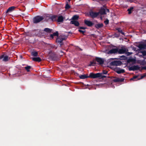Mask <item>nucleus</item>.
<instances>
[{"label": "nucleus", "mask_w": 146, "mask_h": 146, "mask_svg": "<svg viewBox=\"0 0 146 146\" xmlns=\"http://www.w3.org/2000/svg\"><path fill=\"white\" fill-rule=\"evenodd\" d=\"M31 55L34 56H38V53L37 52L34 51L32 52L31 53Z\"/></svg>", "instance_id": "nucleus-28"}, {"label": "nucleus", "mask_w": 146, "mask_h": 146, "mask_svg": "<svg viewBox=\"0 0 146 146\" xmlns=\"http://www.w3.org/2000/svg\"><path fill=\"white\" fill-rule=\"evenodd\" d=\"M141 70H146V66L144 67H142L141 68Z\"/></svg>", "instance_id": "nucleus-42"}, {"label": "nucleus", "mask_w": 146, "mask_h": 146, "mask_svg": "<svg viewBox=\"0 0 146 146\" xmlns=\"http://www.w3.org/2000/svg\"><path fill=\"white\" fill-rule=\"evenodd\" d=\"M104 25L102 23H98L97 24H96L95 25V27L96 29H99L103 27Z\"/></svg>", "instance_id": "nucleus-17"}, {"label": "nucleus", "mask_w": 146, "mask_h": 146, "mask_svg": "<svg viewBox=\"0 0 146 146\" xmlns=\"http://www.w3.org/2000/svg\"><path fill=\"white\" fill-rule=\"evenodd\" d=\"M44 19V17L42 16L39 15L37 16L33 19V21L34 23H37Z\"/></svg>", "instance_id": "nucleus-1"}, {"label": "nucleus", "mask_w": 146, "mask_h": 146, "mask_svg": "<svg viewBox=\"0 0 146 146\" xmlns=\"http://www.w3.org/2000/svg\"><path fill=\"white\" fill-rule=\"evenodd\" d=\"M52 48H55V49H56L57 48V47H56L55 45H53L52 46Z\"/></svg>", "instance_id": "nucleus-45"}, {"label": "nucleus", "mask_w": 146, "mask_h": 146, "mask_svg": "<svg viewBox=\"0 0 146 146\" xmlns=\"http://www.w3.org/2000/svg\"><path fill=\"white\" fill-rule=\"evenodd\" d=\"M132 53L131 52H128L127 53V55H130L132 54Z\"/></svg>", "instance_id": "nucleus-44"}, {"label": "nucleus", "mask_w": 146, "mask_h": 146, "mask_svg": "<svg viewBox=\"0 0 146 146\" xmlns=\"http://www.w3.org/2000/svg\"><path fill=\"white\" fill-rule=\"evenodd\" d=\"M108 72L107 71L105 70H103V71L102 73V74H106L108 73Z\"/></svg>", "instance_id": "nucleus-38"}, {"label": "nucleus", "mask_w": 146, "mask_h": 146, "mask_svg": "<svg viewBox=\"0 0 146 146\" xmlns=\"http://www.w3.org/2000/svg\"><path fill=\"white\" fill-rule=\"evenodd\" d=\"M90 15L92 18H94L97 17L99 15L98 12H94L92 11L90 12Z\"/></svg>", "instance_id": "nucleus-8"}, {"label": "nucleus", "mask_w": 146, "mask_h": 146, "mask_svg": "<svg viewBox=\"0 0 146 146\" xmlns=\"http://www.w3.org/2000/svg\"><path fill=\"white\" fill-rule=\"evenodd\" d=\"M20 56V57H21V58H22V56L21 55Z\"/></svg>", "instance_id": "nucleus-47"}, {"label": "nucleus", "mask_w": 146, "mask_h": 146, "mask_svg": "<svg viewBox=\"0 0 146 146\" xmlns=\"http://www.w3.org/2000/svg\"><path fill=\"white\" fill-rule=\"evenodd\" d=\"M2 59L3 61L7 62L8 60V56L4 54L0 56V60Z\"/></svg>", "instance_id": "nucleus-10"}, {"label": "nucleus", "mask_w": 146, "mask_h": 146, "mask_svg": "<svg viewBox=\"0 0 146 146\" xmlns=\"http://www.w3.org/2000/svg\"><path fill=\"white\" fill-rule=\"evenodd\" d=\"M67 37L66 36L62 37L59 36L56 38V41L60 44V45L63 44L62 41L63 40H65L67 39Z\"/></svg>", "instance_id": "nucleus-3"}, {"label": "nucleus", "mask_w": 146, "mask_h": 146, "mask_svg": "<svg viewBox=\"0 0 146 146\" xmlns=\"http://www.w3.org/2000/svg\"><path fill=\"white\" fill-rule=\"evenodd\" d=\"M64 18L62 16H60L58 17L57 21L58 22H62L63 21Z\"/></svg>", "instance_id": "nucleus-22"}, {"label": "nucleus", "mask_w": 146, "mask_h": 146, "mask_svg": "<svg viewBox=\"0 0 146 146\" xmlns=\"http://www.w3.org/2000/svg\"><path fill=\"white\" fill-rule=\"evenodd\" d=\"M127 1H129V0H126Z\"/></svg>", "instance_id": "nucleus-49"}, {"label": "nucleus", "mask_w": 146, "mask_h": 146, "mask_svg": "<svg viewBox=\"0 0 146 146\" xmlns=\"http://www.w3.org/2000/svg\"><path fill=\"white\" fill-rule=\"evenodd\" d=\"M50 57V58L53 60H55L57 59L56 56L54 54L51 55Z\"/></svg>", "instance_id": "nucleus-23"}, {"label": "nucleus", "mask_w": 146, "mask_h": 146, "mask_svg": "<svg viewBox=\"0 0 146 146\" xmlns=\"http://www.w3.org/2000/svg\"><path fill=\"white\" fill-rule=\"evenodd\" d=\"M140 52L142 53V55L141 56H146V51H142Z\"/></svg>", "instance_id": "nucleus-32"}, {"label": "nucleus", "mask_w": 146, "mask_h": 146, "mask_svg": "<svg viewBox=\"0 0 146 146\" xmlns=\"http://www.w3.org/2000/svg\"><path fill=\"white\" fill-rule=\"evenodd\" d=\"M57 16L56 15H53L50 17V19L53 21H56V17Z\"/></svg>", "instance_id": "nucleus-29"}, {"label": "nucleus", "mask_w": 146, "mask_h": 146, "mask_svg": "<svg viewBox=\"0 0 146 146\" xmlns=\"http://www.w3.org/2000/svg\"><path fill=\"white\" fill-rule=\"evenodd\" d=\"M116 30L118 31V32L121 33L122 35H125V33L123 32L122 30L120 28H116Z\"/></svg>", "instance_id": "nucleus-21"}, {"label": "nucleus", "mask_w": 146, "mask_h": 146, "mask_svg": "<svg viewBox=\"0 0 146 146\" xmlns=\"http://www.w3.org/2000/svg\"><path fill=\"white\" fill-rule=\"evenodd\" d=\"M68 1H70L71 0H68Z\"/></svg>", "instance_id": "nucleus-48"}, {"label": "nucleus", "mask_w": 146, "mask_h": 146, "mask_svg": "<svg viewBox=\"0 0 146 146\" xmlns=\"http://www.w3.org/2000/svg\"><path fill=\"white\" fill-rule=\"evenodd\" d=\"M101 76L100 73H98L96 74L93 73H90L88 76V78H100Z\"/></svg>", "instance_id": "nucleus-2"}, {"label": "nucleus", "mask_w": 146, "mask_h": 146, "mask_svg": "<svg viewBox=\"0 0 146 146\" xmlns=\"http://www.w3.org/2000/svg\"><path fill=\"white\" fill-rule=\"evenodd\" d=\"M115 71L118 74L124 73L125 72V70L124 69H115Z\"/></svg>", "instance_id": "nucleus-16"}, {"label": "nucleus", "mask_w": 146, "mask_h": 146, "mask_svg": "<svg viewBox=\"0 0 146 146\" xmlns=\"http://www.w3.org/2000/svg\"><path fill=\"white\" fill-rule=\"evenodd\" d=\"M80 78L81 79H84L87 78H88V76L86 75H81L80 76Z\"/></svg>", "instance_id": "nucleus-27"}, {"label": "nucleus", "mask_w": 146, "mask_h": 146, "mask_svg": "<svg viewBox=\"0 0 146 146\" xmlns=\"http://www.w3.org/2000/svg\"><path fill=\"white\" fill-rule=\"evenodd\" d=\"M79 16L77 15H74L73 16L72 18V20L76 21L79 18Z\"/></svg>", "instance_id": "nucleus-26"}, {"label": "nucleus", "mask_w": 146, "mask_h": 146, "mask_svg": "<svg viewBox=\"0 0 146 146\" xmlns=\"http://www.w3.org/2000/svg\"><path fill=\"white\" fill-rule=\"evenodd\" d=\"M140 67L138 65H133L129 67V70L130 71H135L136 70H139Z\"/></svg>", "instance_id": "nucleus-5"}, {"label": "nucleus", "mask_w": 146, "mask_h": 146, "mask_svg": "<svg viewBox=\"0 0 146 146\" xmlns=\"http://www.w3.org/2000/svg\"><path fill=\"white\" fill-rule=\"evenodd\" d=\"M140 64L141 65L144 66L146 64V63L145 61V60H143L141 61Z\"/></svg>", "instance_id": "nucleus-33"}, {"label": "nucleus", "mask_w": 146, "mask_h": 146, "mask_svg": "<svg viewBox=\"0 0 146 146\" xmlns=\"http://www.w3.org/2000/svg\"><path fill=\"white\" fill-rule=\"evenodd\" d=\"M78 28L82 29H86V28L83 27H80Z\"/></svg>", "instance_id": "nucleus-39"}, {"label": "nucleus", "mask_w": 146, "mask_h": 146, "mask_svg": "<svg viewBox=\"0 0 146 146\" xmlns=\"http://www.w3.org/2000/svg\"><path fill=\"white\" fill-rule=\"evenodd\" d=\"M98 13H99V15L100 14L101 15H105L106 14V9L102 7L101 8Z\"/></svg>", "instance_id": "nucleus-13"}, {"label": "nucleus", "mask_w": 146, "mask_h": 146, "mask_svg": "<svg viewBox=\"0 0 146 146\" xmlns=\"http://www.w3.org/2000/svg\"><path fill=\"white\" fill-rule=\"evenodd\" d=\"M133 8V7H132L127 9V11L128 12V13L129 14H130L132 13Z\"/></svg>", "instance_id": "nucleus-24"}, {"label": "nucleus", "mask_w": 146, "mask_h": 146, "mask_svg": "<svg viewBox=\"0 0 146 146\" xmlns=\"http://www.w3.org/2000/svg\"><path fill=\"white\" fill-rule=\"evenodd\" d=\"M106 12H107L108 13L110 11L109 9H106Z\"/></svg>", "instance_id": "nucleus-46"}, {"label": "nucleus", "mask_w": 146, "mask_h": 146, "mask_svg": "<svg viewBox=\"0 0 146 146\" xmlns=\"http://www.w3.org/2000/svg\"><path fill=\"white\" fill-rule=\"evenodd\" d=\"M54 35L53 34H51L50 35V37L52 39H53L54 38Z\"/></svg>", "instance_id": "nucleus-43"}, {"label": "nucleus", "mask_w": 146, "mask_h": 146, "mask_svg": "<svg viewBox=\"0 0 146 146\" xmlns=\"http://www.w3.org/2000/svg\"><path fill=\"white\" fill-rule=\"evenodd\" d=\"M124 80V78H120L115 77V79L113 80V81L114 82H123Z\"/></svg>", "instance_id": "nucleus-12"}, {"label": "nucleus", "mask_w": 146, "mask_h": 146, "mask_svg": "<svg viewBox=\"0 0 146 146\" xmlns=\"http://www.w3.org/2000/svg\"><path fill=\"white\" fill-rule=\"evenodd\" d=\"M95 59L96 61L98 62L100 65H102L104 63V60L102 58L99 57H96Z\"/></svg>", "instance_id": "nucleus-7"}, {"label": "nucleus", "mask_w": 146, "mask_h": 146, "mask_svg": "<svg viewBox=\"0 0 146 146\" xmlns=\"http://www.w3.org/2000/svg\"><path fill=\"white\" fill-rule=\"evenodd\" d=\"M146 75L145 74H144L143 75H141V78L140 79H139V80L140 79H142L144 77H145L146 76Z\"/></svg>", "instance_id": "nucleus-37"}, {"label": "nucleus", "mask_w": 146, "mask_h": 146, "mask_svg": "<svg viewBox=\"0 0 146 146\" xmlns=\"http://www.w3.org/2000/svg\"><path fill=\"white\" fill-rule=\"evenodd\" d=\"M138 47L140 49H146V44H139L138 46Z\"/></svg>", "instance_id": "nucleus-14"}, {"label": "nucleus", "mask_w": 146, "mask_h": 146, "mask_svg": "<svg viewBox=\"0 0 146 146\" xmlns=\"http://www.w3.org/2000/svg\"><path fill=\"white\" fill-rule=\"evenodd\" d=\"M15 8V7L14 6H12V7H9L7 10L6 13H8L9 12H11L12 11H13L14 9Z\"/></svg>", "instance_id": "nucleus-19"}, {"label": "nucleus", "mask_w": 146, "mask_h": 146, "mask_svg": "<svg viewBox=\"0 0 146 146\" xmlns=\"http://www.w3.org/2000/svg\"><path fill=\"white\" fill-rule=\"evenodd\" d=\"M84 23L85 25L89 27H92L94 24L92 21L86 19L84 20Z\"/></svg>", "instance_id": "nucleus-9"}, {"label": "nucleus", "mask_w": 146, "mask_h": 146, "mask_svg": "<svg viewBox=\"0 0 146 146\" xmlns=\"http://www.w3.org/2000/svg\"><path fill=\"white\" fill-rule=\"evenodd\" d=\"M78 31L80 32V33H82V34H83L84 35V34L86 32V31H82L80 29H79L78 30Z\"/></svg>", "instance_id": "nucleus-34"}, {"label": "nucleus", "mask_w": 146, "mask_h": 146, "mask_svg": "<svg viewBox=\"0 0 146 146\" xmlns=\"http://www.w3.org/2000/svg\"><path fill=\"white\" fill-rule=\"evenodd\" d=\"M122 62L120 61L115 60L110 63V65L111 66H120Z\"/></svg>", "instance_id": "nucleus-4"}, {"label": "nucleus", "mask_w": 146, "mask_h": 146, "mask_svg": "<svg viewBox=\"0 0 146 146\" xmlns=\"http://www.w3.org/2000/svg\"><path fill=\"white\" fill-rule=\"evenodd\" d=\"M96 59L92 61H91L90 62V64L88 65L89 66H94L96 65Z\"/></svg>", "instance_id": "nucleus-18"}, {"label": "nucleus", "mask_w": 146, "mask_h": 146, "mask_svg": "<svg viewBox=\"0 0 146 146\" xmlns=\"http://www.w3.org/2000/svg\"><path fill=\"white\" fill-rule=\"evenodd\" d=\"M102 73H101V76H100V77H101V78H103L106 77V76L102 75Z\"/></svg>", "instance_id": "nucleus-41"}, {"label": "nucleus", "mask_w": 146, "mask_h": 146, "mask_svg": "<svg viewBox=\"0 0 146 146\" xmlns=\"http://www.w3.org/2000/svg\"><path fill=\"white\" fill-rule=\"evenodd\" d=\"M138 77V76H134L133 78H131V79H130V80H133V79H135L136 78H137Z\"/></svg>", "instance_id": "nucleus-40"}, {"label": "nucleus", "mask_w": 146, "mask_h": 146, "mask_svg": "<svg viewBox=\"0 0 146 146\" xmlns=\"http://www.w3.org/2000/svg\"><path fill=\"white\" fill-rule=\"evenodd\" d=\"M31 68V66H27L25 67V69L28 72H29L30 71V69Z\"/></svg>", "instance_id": "nucleus-30"}, {"label": "nucleus", "mask_w": 146, "mask_h": 146, "mask_svg": "<svg viewBox=\"0 0 146 146\" xmlns=\"http://www.w3.org/2000/svg\"><path fill=\"white\" fill-rule=\"evenodd\" d=\"M52 30L48 28H45L44 29V31L47 33H50L52 32Z\"/></svg>", "instance_id": "nucleus-25"}, {"label": "nucleus", "mask_w": 146, "mask_h": 146, "mask_svg": "<svg viewBox=\"0 0 146 146\" xmlns=\"http://www.w3.org/2000/svg\"><path fill=\"white\" fill-rule=\"evenodd\" d=\"M32 59L33 61L35 62H40L41 61V58L39 57L33 58Z\"/></svg>", "instance_id": "nucleus-20"}, {"label": "nucleus", "mask_w": 146, "mask_h": 146, "mask_svg": "<svg viewBox=\"0 0 146 146\" xmlns=\"http://www.w3.org/2000/svg\"><path fill=\"white\" fill-rule=\"evenodd\" d=\"M108 53L109 54H117L118 53V48H112L109 51Z\"/></svg>", "instance_id": "nucleus-6"}, {"label": "nucleus", "mask_w": 146, "mask_h": 146, "mask_svg": "<svg viewBox=\"0 0 146 146\" xmlns=\"http://www.w3.org/2000/svg\"><path fill=\"white\" fill-rule=\"evenodd\" d=\"M54 36H58V31H56L52 34Z\"/></svg>", "instance_id": "nucleus-35"}, {"label": "nucleus", "mask_w": 146, "mask_h": 146, "mask_svg": "<svg viewBox=\"0 0 146 146\" xmlns=\"http://www.w3.org/2000/svg\"><path fill=\"white\" fill-rule=\"evenodd\" d=\"M71 7L68 4V2H67L66 4L65 8L67 10L69 9Z\"/></svg>", "instance_id": "nucleus-31"}, {"label": "nucleus", "mask_w": 146, "mask_h": 146, "mask_svg": "<svg viewBox=\"0 0 146 146\" xmlns=\"http://www.w3.org/2000/svg\"><path fill=\"white\" fill-rule=\"evenodd\" d=\"M70 23L78 27L80 25L79 22L76 21L72 20L71 21Z\"/></svg>", "instance_id": "nucleus-15"}, {"label": "nucleus", "mask_w": 146, "mask_h": 146, "mask_svg": "<svg viewBox=\"0 0 146 146\" xmlns=\"http://www.w3.org/2000/svg\"><path fill=\"white\" fill-rule=\"evenodd\" d=\"M126 52V49L125 48L121 47V49H118V53L122 54L125 53Z\"/></svg>", "instance_id": "nucleus-11"}, {"label": "nucleus", "mask_w": 146, "mask_h": 146, "mask_svg": "<svg viewBox=\"0 0 146 146\" xmlns=\"http://www.w3.org/2000/svg\"><path fill=\"white\" fill-rule=\"evenodd\" d=\"M104 22L106 25H107L109 24V20L107 19L106 20L104 21Z\"/></svg>", "instance_id": "nucleus-36"}]
</instances>
